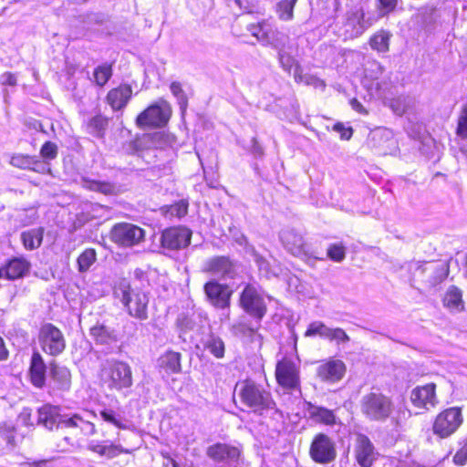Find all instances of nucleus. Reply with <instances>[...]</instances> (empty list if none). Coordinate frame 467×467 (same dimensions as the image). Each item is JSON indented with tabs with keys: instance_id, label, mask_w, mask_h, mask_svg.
<instances>
[{
	"instance_id": "obj_1",
	"label": "nucleus",
	"mask_w": 467,
	"mask_h": 467,
	"mask_svg": "<svg viewBox=\"0 0 467 467\" xmlns=\"http://www.w3.org/2000/svg\"><path fill=\"white\" fill-rule=\"evenodd\" d=\"M234 391L243 405L254 413L262 415L266 410L275 409L271 392L262 384L253 379H244L236 383Z\"/></svg>"
},
{
	"instance_id": "obj_2",
	"label": "nucleus",
	"mask_w": 467,
	"mask_h": 467,
	"mask_svg": "<svg viewBox=\"0 0 467 467\" xmlns=\"http://www.w3.org/2000/svg\"><path fill=\"white\" fill-rule=\"evenodd\" d=\"M114 296L130 317L141 321L148 319L149 296L140 288L132 287L127 279H121L115 285Z\"/></svg>"
},
{
	"instance_id": "obj_3",
	"label": "nucleus",
	"mask_w": 467,
	"mask_h": 467,
	"mask_svg": "<svg viewBox=\"0 0 467 467\" xmlns=\"http://www.w3.org/2000/svg\"><path fill=\"white\" fill-rule=\"evenodd\" d=\"M99 378L109 390L121 391L132 386L130 366L118 359H108L101 364Z\"/></svg>"
},
{
	"instance_id": "obj_4",
	"label": "nucleus",
	"mask_w": 467,
	"mask_h": 467,
	"mask_svg": "<svg viewBox=\"0 0 467 467\" xmlns=\"http://www.w3.org/2000/svg\"><path fill=\"white\" fill-rule=\"evenodd\" d=\"M362 414L372 421H386L394 410L391 399L379 391H370L360 400Z\"/></svg>"
},
{
	"instance_id": "obj_5",
	"label": "nucleus",
	"mask_w": 467,
	"mask_h": 467,
	"mask_svg": "<svg viewBox=\"0 0 467 467\" xmlns=\"http://www.w3.org/2000/svg\"><path fill=\"white\" fill-rule=\"evenodd\" d=\"M275 379L278 385L288 391L300 390V360L284 357L277 361Z\"/></svg>"
},
{
	"instance_id": "obj_6",
	"label": "nucleus",
	"mask_w": 467,
	"mask_h": 467,
	"mask_svg": "<svg viewBox=\"0 0 467 467\" xmlns=\"http://www.w3.org/2000/svg\"><path fill=\"white\" fill-rule=\"evenodd\" d=\"M280 241L284 247L293 255L310 263L323 260L322 256L304 241L303 236L294 229H285L280 233Z\"/></svg>"
},
{
	"instance_id": "obj_7",
	"label": "nucleus",
	"mask_w": 467,
	"mask_h": 467,
	"mask_svg": "<svg viewBox=\"0 0 467 467\" xmlns=\"http://www.w3.org/2000/svg\"><path fill=\"white\" fill-rule=\"evenodd\" d=\"M171 116V107L164 99H159L156 102L143 110L136 119L139 127L161 128L167 124Z\"/></svg>"
},
{
	"instance_id": "obj_8",
	"label": "nucleus",
	"mask_w": 467,
	"mask_h": 467,
	"mask_svg": "<svg viewBox=\"0 0 467 467\" xmlns=\"http://www.w3.org/2000/svg\"><path fill=\"white\" fill-rule=\"evenodd\" d=\"M103 21L104 16L101 14L92 13L80 16L71 26L68 36L72 40H92L94 36L101 33L99 26L102 25Z\"/></svg>"
},
{
	"instance_id": "obj_9",
	"label": "nucleus",
	"mask_w": 467,
	"mask_h": 467,
	"mask_svg": "<svg viewBox=\"0 0 467 467\" xmlns=\"http://www.w3.org/2000/svg\"><path fill=\"white\" fill-rule=\"evenodd\" d=\"M462 420L461 408H448L437 415L432 427L433 432L441 438H447L459 429Z\"/></svg>"
},
{
	"instance_id": "obj_10",
	"label": "nucleus",
	"mask_w": 467,
	"mask_h": 467,
	"mask_svg": "<svg viewBox=\"0 0 467 467\" xmlns=\"http://www.w3.org/2000/svg\"><path fill=\"white\" fill-rule=\"evenodd\" d=\"M309 455L317 463L328 464L337 457L336 443L328 435L317 433L310 444Z\"/></svg>"
},
{
	"instance_id": "obj_11",
	"label": "nucleus",
	"mask_w": 467,
	"mask_h": 467,
	"mask_svg": "<svg viewBox=\"0 0 467 467\" xmlns=\"http://www.w3.org/2000/svg\"><path fill=\"white\" fill-rule=\"evenodd\" d=\"M38 340L43 351L51 356L61 354L66 348L63 333L51 323H46L40 327Z\"/></svg>"
},
{
	"instance_id": "obj_12",
	"label": "nucleus",
	"mask_w": 467,
	"mask_h": 467,
	"mask_svg": "<svg viewBox=\"0 0 467 467\" xmlns=\"http://www.w3.org/2000/svg\"><path fill=\"white\" fill-rule=\"evenodd\" d=\"M205 454L214 463L236 467L239 463L241 450L230 443L216 442L206 448Z\"/></svg>"
},
{
	"instance_id": "obj_13",
	"label": "nucleus",
	"mask_w": 467,
	"mask_h": 467,
	"mask_svg": "<svg viewBox=\"0 0 467 467\" xmlns=\"http://www.w3.org/2000/svg\"><path fill=\"white\" fill-rule=\"evenodd\" d=\"M145 236L140 227L128 223H117L110 232L111 240L120 246H133L140 244Z\"/></svg>"
},
{
	"instance_id": "obj_14",
	"label": "nucleus",
	"mask_w": 467,
	"mask_h": 467,
	"mask_svg": "<svg viewBox=\"0 0 467 467\" xmlns=\"http://www.w3.org/2000/svg\"><path fill=\"white\" fill-rule=\"evenodd\" d=\"M240 304L243 309L252 317L260 323L266 313V306L264 298L258 293L257 289L247 285L243 290L240 297Z\"/></svg>"
},
{
	"instance_id": "obj_15",
	"label": "nucleus",
	"mask_w": 467,
	"mask_h": 467,
	"mask_svg": "<svg viewBox=\"0 0 467 467\" xmlns=\"http://www.w3.org/2000/svg\"><path fill=\"white\" fill-rule=\"evenodd\" d=\"M362 8L353 7L344 16L341 29L345 39H353L361 36L370 26L365 19Z\"/></svg>"
},
{
	"instance_id": "obj_16",
	"label": "nucleus",
	"mask_w": 467,
	"mask_h": 467,
	"mask_svg": "<svg viewBox=\"0 0 467 467\" xmlns=\"http://www.w3.org/2000/svg\"><path fill=\"white\" fill-rule=\"evenodd\" d=\"M306 337L319 336L324 339L335 341L337 344L348 343L350 340L348 335L341 327H328L322 321H314L308 325L304 335Z\"/></svg>"
},
{
	"instance_id": "obj_17",
	"label": "nucleus",
	"mask_w": 467,
	"mask_h": 467,
	"mask_svg": "<svg viewBox=\"0 0 467 467\" xmlns=\"http://www.w3.org/2000/svg\"><path fill=\"white\" fill-rule=\"evenodd\" d=\"M203 289L211 305L220 309L229 308L233 291L227 285L211 280L204 285Z\"/></svg>"
},
{
	"instance_id": "obj_18",
	"label": "nucleus",
	"mask_w": 467,
	"mask_h": 467,
	"mask_svg": "<svg viewBox=\"0 0 467 467\" xmlns=\"http://www.w3.org/2000/svg\"><path fill=\"white\" fill-rule=\"evenodd\" d=\"M192 231L186 227H171L162 232L161 245L169 250H180L190 244Z\"/></svg>"
},
{
	"instance_id": "obj_19",
	"label": "nucleus",
	"mask_w": 467,
	"mask_h": 467,
	"mask_svg": "<svg viewBox=\"0 0 467 467\" xmlns=\"http://www.w3.org/2000/svg\"><path fill=\"white\" fill-rule=\"evenodd\" d=\"M235 263L228 256L217 255L207 259L202 271L221 278H234L236 275Z\"/></svg>"
},
{
	"instance_id": "obj_20",
	"label": "nucleus",
	"mask_w": 467,
	"mask_h": 467,
	"mask_svg": "<svg viewBox=\"0 0 467 467\" xmlns=\"http://www.w3.org/2000/svg\"><path fill=\"white\" fill-rule=\"evenodd\" d=\"M9 164L17 169L32 171L40 174H48L51 172L50 166L41 161L38 156L14 153L10 157Z\"/></svg>"
},
{
	"instance_id": "obj_21",
	"label": "nucleus",
	"mask_w": 467,
	"mask_h": 467,
	"mask_svg": "<svg viewBox=\"0 0 467 467\" xmlns=\"http://www.w3.org/2000/svg\"><path fill=\"white\" fill-rule=\"evenodd\" d=\"M436 385L429 383L412 389L410 400L413 405L419 409L430 410L436 406Z\"/></svg>"
},
{
	"instance_id": "obj_22",
	"label": "nucleus",
	"mask_w": 467,
	"mask_h": 467,
	"mask_svg": "<svg viewBox=\"0 0 467 467\" xmlns=\"http://www.w3.org/2000/svg\"><path fill=\"white\" fill-rule=\"evenodd\" d=\"M169 136L163 131L146 133L131 142L134 151L139 152L150 149H162L169 144Z\"/></svg>"
},
{
	"instance_id": "obj_23",
	"label": "nucleus",
	"mask_w": 467,
	"mask_h": 467,
	"mask_svg": "<svg viewBox=\"0 0 467 467\" xmlns=\"http://www.w3.org/2000/svg\"><path fill=\"white\" fill-rule=\"evenodd\" d=\"M346 366L339 359H329L320 364L317 368V377L325 382L335 383L342 379Z\"/></svg>"
},
{
	"instance_id": "obj_24",
	"label": "nucleus",
	"mask_w": 467,
	"mask_h": 467,
	"mask_svg": "<svg viewBox=\"0 0 467 467\" xmlns=\"http://www.w3.org/2000/svg\"><path fill=\"white\" fill-rule=\"evenodd\" d=\"M31 264L25 257H14L0 267V278L16 280L24 277L30 270Z\"/></svg>"
},
{
	"instance_id": "obj_25",
	"label": "nucleus",
	"mask_w": 467,
	"mask_h": 467,
	"mask_svg": "<svg viewBox=\"0 0 467 467\" xmlns=\"http://www.w3.org/2000/svg\"><path fill=\"white\" fill-rule=\"evenodd\" d=\"M372 147L377 149L379 154H390L396 149L397 142L392 132L388 129H377L370 134Z\"/></svg>"
},
{
	"instance_id": "obj_26",
	"label": "nucleus",
	"mask_w": 467,
	"mask_h": 467,
	"mask_svg": "<svg viewBox=\"0 0 467 467\" xmlns=\"http://www.w3.org/2000/svg\"><path fill=\"white\" fill-rule=\"evenodd\" d=\"M304 411L310 420L315 423L324 425H334L336 423V415L332 410L317 406L310 401H305Z\"/></svg>"
},
{
	"instance_id": "obj_27",
	"label": "nucleus",
	"mask_w": 467,
	"mask_h": 467,
	"mask_svg": "<svg viewBox=\"0 0 467 467\" xmlns=\"http://www.w3.org/2000/svg\"><path fill=\"white\" fill-rule=\"evenodd\" d=\"M355 455L357 462L362 467H370L375 460L374 446L364 434H359L357 438Z\"/></svg>"
},
{
	"instance_id": "obj_28",
	"label": "nucleus",
	"mask_w": 467,
	"mask_h": 467,
	"mask_svg": "<svg viewBox=\"0 0 467 467\" xmlns=\"http://www.w3.org/2000/svg\"><path fill=\"white\" fill-rule=\"evenodd\" d=\"M47 366L39 352H34L31 357L29 375L31 383L38 389H42L46 383Z\"/></svg>"
},
{
	"instance_id": "obj_29",
	"label": "nucleus",
	"mask_w": 467,
	"mask_h": 467,
	"mask_svg": "<svg viewBox=\"0 0 467 467\" xmlns=\"http://www.w3.org/2000/svg\"><path fill=\"white\" fill-rule=\"evenodd\" d=\"M61 409L51 404H45L37 410V424L52 431L57 429Z\"/></svg>"
},
{
	"instance_id": "obj_30",
	"label": "nucleus",
	"mask_w": 467,
	"mask_h": 467,
	"mask_svg": "<svg viewBox=\"0 0 467 467\" xmlns=\"http://www.w3.org/2000/svg\"><path fill=\"white\" fill-rule=\"evenodd\" d=\"M131 94L132 89L130 85H120L108 93L107 100L114 110H119L127 105Z\"/></svg>"
},
{
	"instance_id": "obj_31",
	"label": "nucleus",
	"mask_w": 467,
	"mask_h": 467,
	"mask_svg": "<svg viewBox=\"0 0 467 467\" xmlns=\"http://www.w3.org/2000/svg\"><path fill=\"white\" fill-rule=\"evenodd\" d=\"M50 376L56 389L66 391L71 386V374L67 368L53 363L50 368Z\"/></svg>"
},
{
	"instance_id": "obj_32",
	"label": "nucleus",
	"mask_w": 467,
	"mask_h": 467,
	"mask_svg": "<svg viewBox=\"0 0 467 467\" xmlns=\"http://www.w3.org/2000/svg\"><path fill=\"white\" fill-rule=\"evenodd\" d=\"M88 450L108 459H112L120 453L127 452L120 445L94 440L88 443Z\"/></svg>"
},
{
	"instance_id": "obj_33",
	"label": "nucleus",
	"mask_w": 467,
	"mask_h": 467,
	"mask_svg": "<svg viewBox=\"0 0 467 467\" xmlns=\"http://www.w3.org/2000/svg\"><path fill=\"white\" fill-rule=\"evenodd\" d=\"M92 339L100 345H110L117 342L116 331L104 324H96L89 331Z\"/></svg>"
},
{
	"instance_id": "obj_34",
	"label": "nucleus",
	"mask_w": 467,
	"mask_h": 467,
	"mask_svg": "<svg viewBox=\"0 0 467 467\" xmlns=\"http://www.w3.org/2000/svg\"><path fill=\"white\" fill-rule=\"evenodd\" d=\"M443 305L451 312H461L464 309L462 291L452 285L451 286L443 298Z\"/></svg>"
},
{
	"instance_id": "obj_35",
	"label": "nucleus",
	"mask_w": 467,
	"mask_h": 467,
	"mask_svg": "<svg viewBox=\"0 0 467 467\" xmlns=\"http://www.w3.org/2000/svg\"><path fill=\"white\" fill-rule=\"evenodd\" d=\"M426 270H429L426 285L431 287L441 283L448 275V267L444 264L429 263Z\"/></svg>"
},
{
	"instance_id": "obj_36",
	"label": "nucleus",
	"mask_w": 467,
	"mask_h": 467,
	"mask_svg": "<svg viewBox=\"0 0 467 467\" xmlns=\"http://www.w3.org/2000/svg\"><path fill=\"white\" fill-rule=\"evenodd\" d=\"M44 229L42 227L30 229L21 234V241L26 250L37 249L43 241Z\"/></svg>"
},
{
	"instance_id": "obj_37",
	"label": "nucleus",
	"mask_w": 467,
	"mask_h": 467,
	"mask_svg": "<svg viewBox=\"0 0 467 467\" xmlns=\"http://www.w3.org/2000/svg\"><path fill=\"white\" fill-rule=\"evenodd\" d=\"M203 347L216 358H223L225 352L223 340L214 333H210L202 341Z\"/></svg>"
},
{
	"instance_id": "obj_38",
	"label": "nucleus",
	"mask_w": 467,
	"mask_h": 467,
	"mask_svg": "<svg viewBox=\"0 0 467 467\" xmlns=\"http://www.w3.org/2000/svg\"><path fill=\"white\" fill-rule=\"evenodd\" d=\"M80 183H81L82 187L87 190L98 192L103 193L105 195H110L115 192L114 184H112L109 182L98 181V180H93V179H90L88 177H82Z\"/></svg>"
},
{
	"instance_id": "obj_39",
	"label": "nucleus",
	"mask_w": 467,
	"mask_h": 467,
	"mask_svg": "<svg viewBox=\"0 0 467 467\" xmlns=\"http://www.w3.org/2000/svg\"><path fill=\"white\" fill-rule=\"evenodd\" d=\"M247 30L264 46H268L270 41L271 26L265 21L257 24H250Z\"/></svg>"
},
{
	"instance_id": "obj_40",
	"label": "nucleus",
	"mask_w": 467,
	"mask_h": 467,
	"mask_svg": "<svg viewBox=\"0 0 467 467\" xmlns=\"http://www.w3.org/2000/svg\"><path fill=\"white\" fill-rule=\"evenodd\" d=\"M113 70L111 64L105 62L94 68L93 77L90 81L98 87H104L112 77Z\"/></svg>"
},
{
	"instance_id": "obj_41",
	"label": "nucleus",
	"mask_w": 467,
	"mask_h": 467,
	"mask_svg": "<svg viewBox=\"0 0 467 467\" xmlns=\"http://www.w3.org/2000/svg\"><path fill=\"white\" fill-rule=\"evenodd\" d=\"M161 368L171 373H179L181 367V354L179 352L168 351L159 359Z\"/></svg>"
},
{
	"instance_id": "obj_42",
	"label": "nucleus",
	"mask_w": 467,
	"mask_h": 467,
	"mask_svg": "<svg viewBox=\"0 0 467 467\" xmlns=\"http://www.w3.org/2000/svg\"><path fill=\"white\" fill-rule=\"evenodd\" d=\"M297 0H280L275 5V13L282 21H291L294 18V8Z\"/></svg>"
},
{
	"instance_id": "obj_43",
	"label": "nucleus",
	"mask_w": 467,
	"mask_h": 467,
	"mask_svg": "<svg viewBox=\"0 0 467 467\" xmlns=\"http://www.w3.org/2000/svg\"><path fill=\"white\" fill-rule=\"evenodd\" d=\"M268 46H271L273 48L276 50V52L291 49L290 38L287 35L280 32L274 31L271 29L270 34V41L268 42Z\"/></svg>"
},
{
	"instance_id": "obj_44",
	"label": "nucleus",
	"mask_w": 467,
	"mask_h": 467,
	"mask_svg": "<svg viewBox=\"0 0 467 467\" xmlns=\"http://www.w3.org/2000/svg\"><path fill=\"white\" fill-rule=\"evenodd\" d=\"M390 35L386 31H379L370 38V47L379 52H387L389 50Z\"/></svg>"
},
{
	"instance_id": "obj_45",
	"label": "nucleus",
	"mask_w": 467,
	"mask_h": 467,
	"mask_svg": "<svg viewBox=\"0 0 467 467\" xmlns=\"http://www.w3.org/2000/svg\"><path fill=\"white\" fill-rule=\"evenodd\" d=\"M107 126L108 119L100 115H97L89 120L88 129L91 135L101 138L104 135Z\"/></svg>"
},
{
	"instance_id": "obj_46",
	"label": "nucleus",
	"mask_w": 467,
	"mask_h": 467,
	"mask_svg": "<svg viewBox=\"0 0 467 467\" xmlns=\"http://www.w3.org/2000/svg\"><path fill=\"white\" fill-rule=\"evenodd\" d=\"M170 90L171 94L176 98L181 111L184 113L188 106V98L182 88L181 82L172 81L170 85Z\"/></svg>"
},
{
	"instance_id": "obj_47",
	"label": "nucleus",
	"mask_w": 467,
	"mask_h": 467,
	"mask_svg": "<svg viewBox=\"0 0 467 467\" xmlns=\"http://www.w3.org/2000/svg\"><path fill=\"white\" fill-rule=\"evenodd\" d=\"M82 416L74 413V414H62L60 415L58 428H67L71 429L75 431V434H78V424L81 421Z\"/></svg>"
},
{
	"instance_id": "obj_48",
	"label": "nucleus",
	"mask_w": 467,
	"mask_h": 467,
	"mask_svg": "<svg viewBox=\"0 0 467 467\" xmlns=\"http://www.w3.org/2000/svg\"><path fill=\"white\" fill-rule=\"evenodd\" d=\"M456 135L462 140H467V101L462 104L458 114Z\"/></svg>"
},
{
	"instance_id": "obj_49",
	"label": "nucleus",
	"mask_w": 467,
	"mask_h": 467,
	"mask_svg": "<svg viewBox=\"0 0 467 467\" xmlns=\"http://www.w3.org/2000/svg\"><path fill=\"white\" fill-rule=\"evenodd\" d=\"M96 261V252L94 249H86L78 258V270L86 272Z\"/></svg>"
},
{
	"instance_id": "obj_50",
	"label": "nucleus",
	"mask_w": 467,
	"mask_h": 467,
	"mask_svg": "<svg viewBox=\"0 0 467 467\" xmlns=\"http://www.w3.org/2000/svg\"><path fill=\"white\" fill-rule=\"evenodd\" d=\"M58 149L56 143L52 141H46L40 149V156L44 161L49 166V161L55 160L57 156Z\"/></svg>"
},
{
	"instance_id": "obj_51",
	"label": "nucleus",
	"mask_w": 467,
	"mask_h": 467,
	"mask_svg": "<svg viewBox=\"0 0 467 467\" xmlns=\"http://www.w3.org/2000/svg\"><path fill=\"white\" fill-rule=\"evenodd\" d=\"M289 50L290 49H285L277 52V58L281 67L288 73L291 72L294 66L297 65L296 58L291 55Z\"/></svg>"
},
{
	"instance_id": "obj_52",
	"label": "nucleus",
	"mask_w": 467,
	"mask_h": 467,
	"mask_svg": "<svg viewBox=\"0 0 467 467\" xmlns=\"http://www.w3.org/2000/svg\"><path fill=\"white\" fill-rule=\"evenodd\" d=\"M188 202L185 200H180L174 204L171 205L168 209V213L171 216L182 218L188 213Z\"/></svg>"
},
{
	"instance_id": "obj_53",
	"label": "nucleus",
	"mask_w": 467,
	"mask_h": 467,
	"mask_svg": "<svg viewBox=\"0 0 467 467\" xmlns=\"http://www.w3.org/2000/svg\"><path fill=\"white\" fill-rule=\"evenodd\" d=\"M327 256L335 262H342L346 257L345 247L339 244H331L327 249Z\"/></svg>"
},
{
	"instance_id": "obj_54",
	"label": "nucleus",
	"mask_w": 467,
	"mask_h": 467,
	"mask_svg": "<svg viewBox=\"0 0 467 467\" xmlns=\"http://www.w3.org/2000/svg\"><path fill=\"white\" fill-rule=\"evenodd\" d=\"M100 416L105 421L113 424L119 429H126V425L121 422L120 419L116 415V413L112 410L105 409L101 410Z\"/></svg>"
},
{
	"instance_id": "obj_55",
	"label": "nucleus",
	"mask_w": 467,
	"mask_h": 467,
	"mask_svg": "<svg viewBox=\"0 0 467 467\" xmlns=\"http://www.w3.org/2000/svg\"><path fill=\"white\" fill-rule=\"evenodd\" d=\"M234 2L246 13H255L261 8L259 0H235Z\"/></svg>"
},
{
	"instance_id": "obj_56",
	"label": "nucleus",
	"mask_w": 467,
	"mask_h": 467,
	"mask_svg": "<svg viewBox=\"0 0 467 467\" xmlns=\"http://www.w3.org/2000/svg\"><path fill=\"white\" fill-rule=\"evenodd\" d=\"M378 8L380 16H386L394 11L398 5V0H378Z\"/></svg>"
},
{
	"instance_id": "obj_57",
	"label": "nucleus",
	"mask_w": 467,
	"mask_h": 467,
	"mask_svg": "<svg viewBox=\"0 0 467 467\" xmlns=\"http://www.w3.org/2000/svg\"><path fill=\"white\" fill-rule=\"evenodd\" d=\"M252 255L259 270L268 276L270 275V265L268 261L254 250H253Z\"/></svg>"
},
{
	"instance_id": "obj_58",
	"label": "nucleus",
	"mask_w": 467,
	"mask_h": 467,
	"mask_svg": "<svg viewBox=\"0 0 467 467\" xmlns=\"http://www.w3.org/2000/svg\"><path fill=\"white\" fill-rule=\"evenodd\" d=\"M429 265V263H423V264H415V268L412 273L413 279H418L426 284V279L428 276L429 270H426L427 266Z\"/></svg>"
},
{
	"instance_id": "obj_59",
	"label": "nucleus",
	"mask_w": 467,
	"mask_h": 467,
	"mask_svg": "<svg viewBox=\"0 0 467 467\" xmlns=\"http://www.w3.org/2000/svg\"><path fill=\"white\" fill-rule=\"evenodd\" d=\"M259 325H260V323L259 324L257 323L256 327H249L244 323H237V324L233 325L232 330L235 335H238V334H242L244 336L252 335L257 330Z\"/></svg>"
},
{
	"instance_id": "obj_60",
	"label": "nucleus",
	"mask_w": 467,
	"mask_h": 467,
	"mask_svg": "<svg viewBox=\"0 0 467 467\" xmlns=\"http://www.w3.org/2000/svg\"><path fill=\"white\" fill-rule=\"evenodd\" d=\"M96 431H97L95 425L82 417L81 421H79L78 424V434L81 433L86 436H91L94 435Z\"/></svg>"
},
{
	"instance_id": "obj_61",
	"label": "nucleus",
	"mask_w": 467,
	"mask_h": 467,
	"mask_svg": "<svg viewBox=\"0 0 467 467\" xmlns=\"http://www.w3.org/2000/svg\"><path fill=\"white\" fill-rule=\"evenodd\" d=\"M453 462L457 465H463L467 462V440L464 441L462 448L455 453Z\"/></svg>"
},
{
	"instance_id": "obj_62",
	"label": "nucleus",
	"mask_w": 467,
	"mask_h": 467,
	"mask_svg": "<svg viewBox=\"0 0 467 467\" xmlns=\"http://www.w3.org/2000/svg\"><path fill=\"white\" fill-rule=\"evenodd\" d=\"M0 82L2 85L16 86L17 78L16 74L12 72H5L0 76Z\"/></svg>"
},
{
	"instance_id": "obj_63",
	"label": "nucleus",
	"mask_w": 467,
	"mask_h": 467,
	"mask_svg": "<svg viewBox=\"0 0 467 467\" xmlns=\"http://www.w3.org/2000/svg\"><path fill=\"white\" fill-rule=\"evenodd\" d=\"M251 151L254 157L261 158L264 155V149L255 138L251 140Z\"/></svg>"
},
{
	"instance_id": "obj_64",
	"label": "nucleus",
	"mask_w": 467,
	"mask_h": 467,
	"mask_svg": "<svg viewBox=\"0 0 467 467\" xmlns=\"http://www.w3.org/2000/svg\"><path fill=\"white\" fill-rule=\"evenodd\" d=\"M335 130L341 132V139L349 140L352 136L351 128H344L342 124L335 125Z\"/></svg>"
}]
</instances>
